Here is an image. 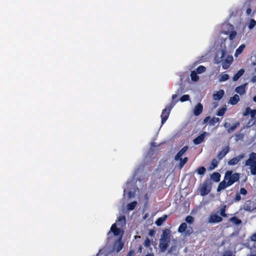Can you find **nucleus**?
<instances>
[{
	"label": "nucleus",
	"mask_w": 256,
	"mask_h": 256,
	"mask_svg": "<svg viewBox=\"0 0 256 256\" xmlns=\"http://www.w3.org/2000/svg\"><path fill=\"white\" fill-rule=\"evenodd\" d=\"M211 178L215 182L220 181V174L218 172H214L211 175Z\"/></svg>",
	"instance_id": "nucleus-22"
},
{
	"label": "nucleus",
	"mask_w": 256,
	"mask_h": 256,
	"mask_svg": "<svg viewBox=\"0 0 256 256\" xmlns=\"http://www.w3.org/2000/svg\"><path fill=\"white\" fill-rule=\"evenodd\" d=\"M222 220V218L216 214H211L208 219V222L211 224L220 222Z\"/></svg>",
	"instance_id": "nucleus-9"
},
{
	"label": "nucleus",
	"mask_w": 256,
	"mask_h": 256,
	"mask_svg": "<svg viewBox=\"0 0 256 256\" xmlns=\"http://www.w3.org/2000/svg\"><path fill=\"white\" fill-rule=\"evenodd\" d=\"M123 247L124 244L122 242L120 238L116 241L114 244V248L117 252H120L122 249Z\"/></svg>",
	"instance_id": "nucleus-14"
},
{
	"label": "nucleus",
	"mask_w": 256,
	"mask_h": 256,
	"mask_svg": "<svg viewBox=\"0 0 256 256\" xmlns=\"http://www.w3.org/2000/svg\"><path fill=\"white\" fill-rule=\"evenodd\" d=\"M244 138V134H236V140L238 141V140H242Z\"/></svg>",
	"instance_id": "nucleus-46"
},
{
	"label": "nucleus",
	"mask_w": 256,
	"mask_h": 256,
	"mask_svg": "<svg viewBox=\"0 0 256 256\" xmlns=\"http://www.w3.org/2000/svg\"><path fill=\"white\" fill-rule=\"evenodd\" d=\"M240 100V96L237 94H234L233 96L230 98L229 100V104L232 105L236 104Z\"/></svg>",
	"instance_id": "nucleus-18"
},
{
	"label": "nucleus",
	"mask_w": 256,
	"mask_h": 256,
	"mask_svg": "<svg viewBox=\"0 0 256 256\" xmlns=\"http://www.w3.org/2000/svg\"><path fill=\"white\" fill-rule=\"evenodd\" d=\"M256 162L254 161H252L251 159L248 158L245 162V165L246 166H250V167L252 165L254 164Z\"/></svg>",
	"instance_id": "nucleus-42"
},
{
	"label": "nucleus",
	"mask_w": 256,
	"mask_h": 256,
	"mask_svg": "<svg viewBox=\"0 0 256 256\" xmlns=\"http://www.w3.org/2000/svg\"><path fill=\"white\" fill-rule=\"evenodd\" d=\"M254 71L256 72V68H254Z\"/></svg>",
	"instance_id": "nucleus-64"
},
{
	"label": "nucleus",
	"mask_w": 256,
	"mask_h": 256,
	"mask_svg": "<svg viewBox=\"0 0 256 256\" xmlns=\"http://www.w3.org/2000/svg\"><path fill=\"white\" fill-rule=\"evenodd\" d=\"M251 12H252V10L250 8H247L246 11L247 14H248V15L250 14Z\"/></svg>",
	"instance_id": "nucleus-56"
},
{
	"label": "nucleus",
	"mask_w": 256,
	"mask_h": 256,
	"mask_svg": "<svg viewBox=\"0 0 256 256\" xmlns=\"http://www.w3.org/2000/svg\"><path fill=\"white\" fill-rule=\"evenodd\" d=\"M133 253H134V251H132V250H130V251L128 252V255H127V256H131L133 254Z\"/></svg>",
	"instance_id": "nucleus-59"
},
{
	"label": "nucleus",
	"mask_w": 256,
	"mask_h": 256,
	"mask_svg": "<svg viewBox=\"0 0 256 256\" xmlns=\"http://www.w3.org/2000/svg\"><path fill=\"white\" fill-rule=\"evenodd\" d=\"M191 80L194 82H197L199 80V76L197 74V72L193 70L190 74Z\"/></svg>",
	"instance_id": "nucleus-30"
},
{
	"label": "nucleus",
	"mask_w": 256,
	"mask_h": 256,
	"mask_svg": "<svg viewBox=\"0 0 256 256\" xmlns=\"http://www.w3.org/2000/svg\"><path fill=\"white\" fill-rule=\"evenodd\" d=\"M222 256H232V254L230 251H228L225 252Z\"/></svg>",
	"instance_id": "nucleus-51"
},
{
	"label": "nucleus",
	"mask_w": 256,
	"mask_h": 256,
	"mask_svg": "<svg viewBox=\"0 0 256 256\" xmlns=\"http://www.w3.org/2000/svg\"><path fill=\"white\" fill-rule=\"evenodd\" d=\"M256 24V21L254 19L250 20V22L248 25V28L252 29Z\"/></svg>",
	"instance_id": "nucleus-43"
},
{
	"label": "nucleus",
	"mask_w": 256,
	"mask_h": 256,
	"mask_svg": "<svg viewBox=\"0 0 256 256\" xmlns=\"http://www.w3.org/2000/svg\"><path fill=\"white\" fill-rule=\"evenodd\" d=\"M229 76L228 74H223L220 76V82H225L228 80Z\"/></svg>",
	"instance_id": "nucleus-40"
},
{
	"label": "nucleus",
	"mask_w": 256,
	"mask_h": 256,
	"mask_svg": "<svg viewBox=\"0 0 256 256\" xmlns=\"http://www.w3.org/2000/svg\"><path fill=\"white\" fill-rule=\"evenodd\" d=\"M224 94V90H220L216 92V93L213 94L214 100H220L223 97Z\"/></svg>",
	"instance_id": "nucleus-16"
},
{
	"label": "nucleus",
	"mask_w": 256,
	"mask_h": 256,
	"mask_svg": "<svg viewBox=\"0 0 256 256\" xmlns=\"http://www.w3.org/2000/svg\"><path fill=\"white\" fill-rule=\"evenodd\" d=\"M246 47L245 44H241L236 50V52L234 54V56H237L238 55L240 54L242 51L244 50V49Z\"/></svg>",
	"instance_id": "nucleus-28"
},
{
	"label": "nucleus",
	"mask_w": 256,
	"mask_h": 256,
	"mask_svg": "<svg viewBox=\"0 0 256 256\" xmlns=\"http://www.w3.org/2000/svg\"><path fill=\"white\" fill-rule=\"evenodd\" d=\"M241 196H240V194L239 193H236V196L234 199V200L235 202H239L240 200H241Z\"/></svg>",
	"instance_id": "nucleus-48"
},
{
	"label": "nucleus",
	"mask_w": 256,
	"mask_h": 256,
	"mask_svg": "<svg viewBox=\"0 0 256 256\" xmlns=\"http://www.w3.org/2000/svg\"><path fill=\"white\" fill-rule=\"evenodd\" d=\"M170 231L168 228H166L162 231L160 236L159 243V250L161 252L166 251L170 242Z\"/></svg>",
	"instance_id": "nucleus-2"
},
{
	"label": "nucleus",
	"mask_w": 256,
	"mask_h": 256,
	"mask_svg": "<svg viewBox=\"0 0 256 256\" xmlns=\"http://www.w3.org/2000/svg\"><path fill=\"white\" fill-rule=\"evenodd\" d=\"M142 247L141 245H140L138 246V252H141L142 251Z\"/></svg>",
	"instance_id": "nucleus-58"
},
{
	"label": "nucleus",
	"mask_w": 256,
	"mask_h": 256,
	"mask_svg": "<svg viewBox=\"0 0 256 256\" xmlns=\"http://www.w3.org/2000/svg\"><path fill=\"white\" fill-rule=\"evenodd\" d=\"M252 205V202L250 200H246L244 204L243 209L247 212H252L254 209Z\"/></svg>",
	"instance_id": "nucleus-13"
},
{
	"label": "nucleus",
	"mask_w": 256,
	"mask_h": 256,
	"mask_svg": "<svg viewBox=\"0 0 256 256\" xmlns=\"http://www.w3.org/2000/svg\"><path fill=\"white\" fill-rule=\"evenodd\" d=\"M230 220L236 225H239L242 224V220L236 216L231 218Z\"/></svg>",
	"instance_id": "nucleus-29"
},
{
	"label": "nucleus",
	"mask_w": 256,
	"mask_h": 256,
	"mask_svg": "<svg viewBox=\"0 0 256 256\" xmlns=\"http://www.w3.org/2000/svg\"><path fill=\"white\" fill-rule=\"evenodd\" d=\"M211 182L210 180H205L200 189V194L202 196L208 194L211 190Z\"/></svg>",
	"instance_id": "nucleus-6"
},
{
	"label": "nucleus",
	"mask_w": 256,
	"mask_h": 256,
	"mask_svg": "<svg viewBox=\"0 0 256 256\" xmlns=\"http://www.w3.org/2000/svg\"><path fill=\"white\" fill-rule=\"evenodd\" d=\"M177 102L178 100L172 102L168 105L166 106V108L162 110L160 115L162 125L164 124L168 119L172 108Z\"/></svg>",
	"instance_id": "nucleus-4"
},
{
	"label": "nucleus",
	"mask_w": 256,
	"mask_h": 256,
	"mask_svg": "<svg viewBox=\"0 0 256 256\" xmlns=\"http://www.w3.org/2000/svg\"><path fill=\"white\" fill-rule=\"evenodd\" d=\"M178 232L182 234L185 236H189L193 233L194 230L192 226H188L186 222H182L179 226Z\"/></svg>",
	"instance_id": "nucleus-5"
},
{
	"label": "nucleus",
	"mask_w": 256,
	"mask_h": 256,
	"mask_svg": "<svg viewBox=\"0 0 256 256\" xmlns=\"http://www.w3.org/2000/svg\"><path fill=\"white\" fill-rule=\"evenodd\" d=\"M129 195L130 196H131V192H129Z\"/></svg>",
	"instance_id": "nucleus-63"
},
{
	"label": "nucleus",
	"mask_w": 256,
	"mask_h": 256,
	"mask_svg": "<svg viewBox=\"0 0 256 256\" xmlns=\"http://www.w3.org/2000/svg\"><path fill=\"white\" fill-rule=\"evenodd\" d=\"M220 52L221 56L220 58H218V59L216 58V62L217 64H219L220 62H222V68L226 70L230 66L231 64L233 62L234 58L232 56H228L226 59H224L226 52L224 50H222Z\"/></svg>",
	"instance_id": "nucleus-3"
},
{
	"label": "nucleus",
	"mask_w": 256,
	"mask_h": 256,
	"mask_svg": "<svg viewBox=\"0 0 256 256\" xmlns=\"http://www.w3.org/2000/svg\"><path fill=\"white\" fill-rule=\"evenodd\" d=\"M252 110L250 107H248L246 108L245 111L243 113V116H246L250 114L252 112Z\"/></svg>",
	"instance_id": "nucleus-44"
},
{
	"label": "nucleus",
	"mask_w": 256,
	"mask_h": 256,
	"mask_svg": "<svg viewBox=\"0 0 256 256\" xmlns=\"http://www.w3.org/2000/svg\"><path fill=\"white\" fill-rule=\"evenodd\" d=\"M230 148L228 146L224 147L222 150L218 154V158L219 160H222L229 152Z\"/></svg>",
	"instance_id": "nucleus-10"
},
{
	"label": "nucleus",
	"mask_w": 256,
	"mask_h": 256,
	"mask_svg": "<svg viewBox=\"0 0 256 256\" xmlns=\"http://www.w3.org/2000/svg\"><path fill=\"white\" fill-rule=\"evenodd\" d=\"M244 72V70L243 68L240 69L232 77L233 81L238 80L240 76H242Z\"/></svg>",
	"instance_id": "nucleus-20"
},
{
	"label": "nucleus",
	"mask_w": 256,
	"mask_h": 256,
	"mask_svg": "<svg viewBox=\"0 0 256 256\" xmlns=\"http://www.w3.org/2000/svg\"><path fill=\"white\" fill-rule=\"evenodd\" d=\"M244 157V156L242 154L238 155L230 160L228 161V164L229 166H234L237 164L239 161L242 158Z\"/></svg>",
	"instance_id": "nucleus-11"
},
{
	"label": "nucleus",
	"mask_w": 256,
	"mask_h": 256,
	"mask_svg": "<svg viewBox=\"0 0 256 256\" xmlns=\"http://www.w3.org/2000/svg\"><path fill=\"white\" fill-rule=\"evenodd\" d=\"M250 159H251L252 161L256 162V153L252 152L250 154Z\"/></svg>",
	"instance_id": "nucleus-45"
},
{
	"label": "nucleus",
	"mask_w": 256,
	"mask_h": 256,
	"mask_svg": "<svg viewBox=\"0 0 256 256\" xmlns=\"http://www.w3.org/2000/svg\"><path fill=\"white\" fill-rule=\"evenodd\" d=\"M175 248V246H172L168 250V253L169 254H171L173 250Z\"/></svg>",
	"instance_id": "nucleus-54"
},
{
	"label": "nucleus",
	"mask_w": 256,
	"mask_h": 256,
	"mask_svg": "<svg viewBox=\"0 0 256 256\" xmlns=\"http://www.w3.org/2000/svg\"><path fill=\"white\" fill-rule=\"evenodd\" d=\"M239 194H240L245 196V195L247 194L248 191L246 188H242L240 190Z\"/></svg>",
	"instance_id": "nucleus-47"
},
{
	"label": "nucleus",
	"mask_w": 256,
	"mask_h": 256,
	"mask_svg": "<svg viewBox=\"0 0 256 256\" xmlns=\"http://www.w3.org/2000/svg\"><path fill=\"white\" fill-rule=\"evenodd\" d=\"M167 218L168 216L166 214H164L162 216L158 218L155 222L156 224L158 226H162Z\"/></svg>",
	"instance_id": "nucleus-17"
},
{
	"label": "nucleus",
	"mask_w": 256,
	"mask_h": 256,
	"mask_svg": "<svg viewBox=\"0 0 256 256\" xmlns=\"http://www.w3.org/2000/svg\"><path fill=\"white\" fill-rule=\"evenodd\" d=\"M196 72L198 74H202L206 72V68L203 66H198L196 69Z\"/></svg>",
	"instance_id": "nucleus-35"
},
{
	"label": "nucleus",
	"mask_w": 256,
	"mask_h": 256,
	"mask_svg": "<svg viewBox=\"0 0 256 256\" xmlns=\"http://www.w3.org/2000/svg\"><path fill=\"white\" fill-rule=\"evenodd\" d=\"M183 92V88L182 86H180V88H178L176 92V94H174L172 95V99L174 100L178 96V94H181Z\"/></svg>",
	"instance_id": "nucleus-32"
},
{
	"label": "nucleus",
	"mask_w": 256,
	"mask_h": 256,
	"mask_svg": "<svg viewBox=\"0 0 256 256\" xmlns=\"http://www.w3.org/2000/svg\"><path fill=\"white\" fill-rule=\"evenodd\" d=\"M194 218L191 216H188L185 218L186 223H188L189 224H192L194 222Z\"/></svg>",
	"instance_id": "nucleus-33"
},
{
	"label": "nucleus",
	"mask_w": 256,
	"mask_h": 256,
	"mask_svg": "<svg viewBox=\"0 0 256 256\" xmlns=\"http://www.w3.org/2000/svg\"><path fill=\"white\" fill-rule=\"evenodd\" d=\"M150 241L148 238H146L144 242V246L148 248L150 246Z\"/></svg>",
	"instance_id": "nucleus-49"
},
{
	"label": "nucleus",
	"mask_w": 256,
	"mask_h": 256,
	"mask_svg": "<svg viewBox=\"0 0 256 256\" xmlns=\"http://www.w3.org/2000/svg\"><path fill=\"white\" fill-rule=\"evenodd\" d=\"M120 229L116 227V224H114L112 226L111 228H110V230L108 232V234L110 232H112L114 236H118L120 234Z\"/></svg>",
	"instance_id": "nucleus-19"
},
{
	"label": "nucleus",
	"mask_w": 256,
	"mask_h": 256,
	"mask_svg": "<svg viewBox=\"0 0 256 256\" xmlns=\"http://www.w3.org/2000/svg\"><path fill=\"white\" fill-rule=\"evenodd\" d=\"M250 240L252 242H256V232L252 235L250 236Z\"/></svg>",
	"instance_id": "nucleus-50"
},
{
	"label": "nucleus",
	"mask_w": 256,
	"mask_h": 256,
	"mask_svg": "<svg viewBox=\"0 0 256 256\" xmlns=\"http://www.w3.org/2000/svg\"><path fill=\"white\" fill-rule=\"evenodd\" d=\"M240 126V123L238 122H236L234 125H232V126H230V128H228L227 129V132L228 134L233 132L235 130L236 128L239 127Z\"/></svg>",
	"instance_id": "nucleus-23"
},
{
	"label": "nucleus",
	"mask_w": 256,
	"mask_h": 256,
	"mask_svg": "<svg viewBox=\"0 0 256 256\" xmlns=\"http://www.w3.org/2000/svg\"><path fill=\"white\" fill-rule=\"evenodd\" d=\"M197 172L200 175H204L206 172V169L204 166H200L196 170Z\"/></svg>",
	"instance_id": "nucleus-34"
},
{
	"label": "nucleus",
	"mask_w": 256,
	"mask_h": 256,
	"mask_svg": "<svg viewBox=\"0 0 256 256\" xmlns=\"http://www.w3.org/2000/svg\"><path fill=\"white\" fill-rule=\"evenodd\" d=\"M230 123L229 122H226L224 124V127L226 128H230Z\"/></svg>",
	"instance_id": "nucleus-53"
},
{
	"label": "nucleus",
	"mask_w": 256,
	"mask_h": 256,
	"mask_svg": "<svg viewBox=\"0 0 256 256\" xmlns=\"http://www.w3.org/2000/svg\"><path fill=\"white\" fill-rule=\"evenodd\" d=\"M210 134L206 132H204L202 134L196 137L193 140V142L196 145L200 144L204 141L206 136H209Z\"/></svg>",
	"instance_id": "nucleus-8"
},
{
	"label": "nucleus",
	"mask_w": 256,
	"mask_h": 256,
	"mask_svg": "<svg viewBox=\"0 0 256 256\" xmlns=\"http://www.w3.org/2000/svg\"><path fill=\"white\" fill-rule=\"evenodd\" d=\"M218 162L217 160L216 159L214 158L212 160L210 165V170H214L215 168H216L218 166Z\"/></svg>",
	"instance_id": "nucleus-26"
},
{
	"label": "nucleus",
	"mask_w": 256,
	"mask_h": 256,
	"mask_svg": "<svg viewBox=\"0 0 256 256\" xmlns=\"http://www.w3.org/2000/svg\"><path fill=\"white\" fill-rule=\"evenodd\" d=\"M228 30H224L223 33L226 34H229V38L230 40H233L236 36V32L234 30V28L232 24H228L226 25Z\"/></svg>",
	"instance_id": "nucleus-7"
},
{
	"label": "nucleus",
	"mask_w": 256,
	"mask_h": 256,
	"mask_svg": "<svg viewBox=\"0 0 256 256\" xmlns=\"http://www.w3.org/2000/svg\"><path fill=\"white\" fill-rule=\"evenodd\" d=\"M240 178V174L237 172L233 174L232 170L226 171L225 173L224 180L218 184L217 192H220L232 185L234 183L239 181Z\"/></svg>",
	"instance_id": "nucleus-1"
},
{
	"label": "nucleus",
	"mask_w": 256,
	"mask_h": 256,
	"mask_svg": "<svg viewBox=\"0 0 256 256\" xmlns=\"http://www.w3.org/2000/svg\"><path fill=\"white\" fill-rule=\"evenodd\" d=\"M180 160V164H179V168L180 169H182L184 165L187 162L188 160V158L185 157L184 158H180V159H178Z\"/></svg>",
	"instance_id": "nucleus-25"
},
{
	"label": "nucleus",
	"mask_w": 256,
	"mask_h": 256,
	"mask_svg": "<svg viewBox=\"0 0 256 256\" xmlns=\"http://www.w3.org/2000/svg\"><path fill=\"white\" fill-rule=\"evenodd\" d=\"M138 202L136 201H133L132 202H130L127 205V208L128 210H132L134 209L136 206Z\"/></svg>",
	"instance_id": "nucleus-27"
},
{
	"label": "nucleus",
	"mask_w": 256,
	"mask_h": 256,
	"mask_svg": "<svg viewBox=\"0 0 256 256\" xmlns=\"http://www.w3.org/2000/svg\"><path fill=\"white\" fill-rule=\"evenodd\" d=\"M226 110V108H221L219 109V110L218 111V112L216 113V115L218 116H223L224 115V114H225Z\"/></svg>",
	"instance_id": "nucleus-36"
},
{
	"label": "nucleus",
	"mask_w": 256,
	"mask_h": 256,
	"mask_svg": "<svg viewBox=\"0 0 256 256\" xmlns=\"http://www.w3.org/2000/svg\"><path fill=\"white\" fill-rule=\"evenodd\" d=\"M190 96L188 94L183 95L180 98L182 102H184L190 100Z\"/></svg>",
	"instance_id": "nucleus-41"
},
{
	"label": "nucleus",
	"mask_w": 256,
	"mask_h": 256,
	"mask_svg": "<svg viewBox=\"0 0 256 256\" xmlns=\"http://www.w3.org/2000/svg\"><path fill=\"white\" fill-rule=\"evenodd\" d=\"M146 256H154V255L152 254H147L146 255Z\"/></svg>",
	"instance_id": "nucleus-61"
},
{
	"label": "nucleus",
	"mask_w": 256,
	"mask_h": 256,
	"mask_svg": "<svg viewBox=\"0 0 256 256\" xmlns=\"http://www.w3.org/2000/svg\"><path fill=\"white\" fill-rule=\"evenodd\" d=\"M203 110V106L200 103L198 104L194 108V114L196 116H199Z\"/></svg>",
	"instance_id": "nucleus-12"
},
{
	"label": "nucleus",
	"mask_w": 256,
	"mask_h": 256,
	"mask_svg": "<svg viewBox=\"0 0 256 256\" xmlns=\"http://www.w3.org/2000/svg\"><path fill=\"white\" fill-rule=\"evenodd\" d=\"M251 82H256V75L253 76L251 78Z\"/></svg>",
	"instance_id": "nucleus-55"
},
{
	"label": "nucleus",
	"mask_w": 256,
	"mask_h": 256,
	"mask_svg": "<svg viewBox=\"0 0 256 256\" xmlns=\"http://www.w3.org/2000/svg\"><path fill=\"white\" fill-rule=\"evenodd\" d=\"M250 172L252 175H256V162L250 167Z\"/></svg>",
	"instance_id": "nucleus-39"
},
{
	"label": "nucleus",
	"mask_w": 256,
	"mask_h": 256,
	"mask_svg": "<svg viewBox=\"0 0 256 256\" xmlns=\"http://www.w3.org/2000/svg\"><path fill=\"white\" fill-rule=\"evenodd\" d=\"M256 256V254H250L249 256Z\"/></svg>",
	"instance_id": "nucleus-62"
},
{
	"label": "nucleus",
	"mask_w": 256,
	"mask_h": 256,
	"mask_svg": "<svg viewBox=\"0 0 256 256\" xmlns=\"http://www.w3.org/2000/svg\"><path fill=\"white\" fill-rule=\"evenodd\" d=\"M210 120V116H206L204 120V122H203V124H205L206 123H207L208 120Z\"/></svg>",
	"instance_id": "nucleus-52"
},
{
	"label": "nucleus",
	"mask_w": 256,
	"mask_h": 256,
	"mask_svg": "<svg viewBox=\"0 0 256 256\" xmlns=\"http://www.w3.org/2000/svg\"><path fill=\"white\" fill-rule=\"evenodd\" d=\"M220 119L218 118L214 117L210 121V124L211 125H214L216 123L218 122Z\"/></svg>",
	"instance_id": "nucleus-37"
},
{
	"label": "nucleus",
	"mask_w": 256,
	"mask_h": 256,
	"mask_svg": "<svg viewBox=\"0 0 256 256\" xmlns=\"http://www.w3.org/2000/svg\"><path fill=\"white\" fill-rule=\"evenodd\" d=\"M253 100L254 102H256V96L254 97Z\"/></svg>",
	"instance_id": "nucleus-60"
},
{
	"label": "nucleus",
	"mask_w": 256,
	"mask_h": 256,
	"mask_svg": "<svg viewBox=\"0 0 256 256\" xmlns=\"http://www.w3.org/2000/svg\"><path fill=\"white\" fill-rule=\"evenodd\" d=\"M246 86L244 84L241 85L236 88L235 91L240 95H242L246 93Z\"/></svg>",
	"instance_id": "nucleus-21"
},
{
	"label": "nucleus",
	"mask_w": 256,
	"mask_h": 256,
	"mask_svg": "<svg viewBox=\"0 0 256 256\" xmlns=\"http://www.w3.org/2000/svg\"><path fill=\"white\" fill-rule=\"evenodd\" d=\"M250 117H251V120H254V122H253V123L252 124V125H253L255 124V122H256L255 115L256 114V110H252V112H250Z\"/></svg>",
	"instance_id": "nucleus-38"
},
{
	"label": "nucleus",
	"mask_w": 256,
	"mask_h": 256,
	"mask_svg": "<svg viewBox=\"0 0 256 256\" xmlns=\"http://www.w3.org/2000/svg\"><path fill=\"white\" fill-rule=\"evenodd\" d=\"M117 222L118 223V225L121 224L122 226L124 224H126V218L124 216H120L118 217Z\"/></svg>",
	"instance_id": "nucleus-24"
},
{
	"label": "nucleus",
	"mask_w": 256,
	"mask_h": 256,
	"mask_svg": "<svg viewBox=\"0 0 256 256\" xmlns=\"http://www.w3.org/2000/svg\"><path fill=\"white\" fill-rule=\"evenodd\" d=\"M226 206L224 205L220 210V216L224 218L227 217V214L226 213Z\"/></svg>",
	"instance_id": "nucleus-31"
},
{
	"label": "nucleus",
	"mask_w": 256,
	"mask_h": 256,
	"mask_svg": "<svg viewBox=\"0 0 256 256\" xmlns=\"http://www.w3.org/2000/svg\"><path fill=\"white\" fill-rule=\"evenodd\" d=\"M188 149V146H184L175 156L174 160H178V159H180V158H182V156L186 152Z\"/></svg>",
	"instance_id": "nucleus-15"
},
{
	"label": "nucleus",
	"mask_w": 256,
	"mask_h": 256,
	"mask_svg": "<svg viewBox=\"0 0 256 256\" xmlns=\"http://www.w3.org/2000/svg\"><path fill=\"white\" fill-rule=\"evenodd\" d=\"M154 230H150L149 232V234H148L150 236H153L154 234Z\"/></svg>",
	"instance_id": "nucleus-57"
}]
</instances>
